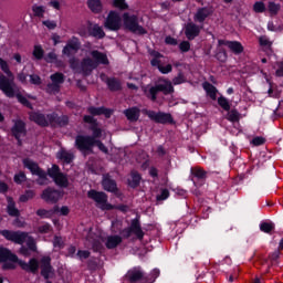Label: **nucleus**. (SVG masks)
Instances as JSON below:
<instances>
[{
    "instance_id": "obj_1",
    "label": "nucleus",
    "mask_w": 283,
    "mask_h": 283,
    "mask_svg": "<svg viewBox=\"0 0 283 283\" xmlns=\"http://www.w3.org/2000/svg\"><path fill=\"white\" fill-rule=\"evenodd\" d=\"M84 122L90 123L92 125L91 129L93 132V136L92 137L83 136V135L77 136L75 139V145L77 149H80L82 154L87 155V154H92V147L96 145L99 151H103V154H107V147L105 146V144L99 140H96V138H101L102 130L96 125L94 117L86 115L84 116Z\"/></svg>"
},
{
    "instance_id": "obj_2",
    "label": "nucleus",
    "mask_w": 283,
    "mask_h": 283,
    "mask_svg": "<svg viewBox=\"0 0 283 283\" xmlns=\"http://www.w3.org/2000/svg\"><path fill=\"white\" fill-rule=\"evenodd\" d=\"M0 67L4 74H7L8 77L4 75H0V90L8 96V98H14L17 96L19 103L22 105H25L27 107H30V102H28V98L23 97L20 93H17L14 88V75L12 72H10V67L8 66V62H6L3 59L0 57Z\"/></svg>"
},
{
    "instance_id": "obj_3",
    "label": "nucleus",
    "mask_w": 283,
    "mask_h": 283,
    "mask_svg": "<svg viewBox=\"0 0 283 283\" xmlns=\"http://www.w3.org/2000/svg\"><path fill=\"white\" fill-rule=\"evenodd\" d=\"M0 233L6 240H10V242H14L15 244H23L25 242L27 248L25 245L20 248V253L24 258H30L32 253H36V240L27 232L2 230Z\"/></svg>"
},
{
    "instance_id": "obj_4",
    "label": "nucleus",
    "mask_w": 283,
    "mask_h": 283,
    "mask_svg": "<svg viewBox=\"0 0 283 283\" xmlns=\"http://www.w3.org/2000/svg\"><path fill=\"white\" fill-rule=\"evenodd\" d=\"M0 262H3L2 269H17V264H19L23 271H30L31 273L39 271V261H36V259H31L29 263H27L19 260L17 254L6 248H0Z\"/></svg>"
},
{
    "instance_id": "obj_5",
    "label": "nucleus",
    "mask_w": 283,
    "mask_h": 283,
    "mask_svg": "<svg viewBox=\"0 0 283 283\" xmlns=\"http://www.w3.org/2000/svg\"><path fill=\"white\" fill-rule=\"evenodd\" d=\"M92 59H84L81 63L80 72L87 76L93 70H96L98 65H107L109 61L107 60V55L105 53H101L98 51L91 52Z\"/></svg>"
},
{
    "instance_id": "obj_6",
    "label": "nucleus",
    "mask_w": 283,
    "mask_h": 283,
    "mask_svg": "<svg viewBox=\"0 0 283 283\" xmlns=\"http://www.w3.org/2000/svg\"><path fill=\"white\" fill-rule=\"evenodd\" d=\"M30 120H33V123H36L41 127H48V125H52L53 127H56V125H67V116L59 117L54 113L46 117L41 113H31Z\"/></svg>"
},
{
    "instance_id": "obj_7",
    "label": "nucleus",
    "mask_w": 283,
    "mask_h": 283,
    "mask_svg": "<svg viewBox=\"0 0 283 283\" xmlns=\"http://www.w3.org/2000/svg\"><path fill=\"white\" fill-rule=\"evenodd\" d=\"M144 92L148 98L156 101V95L158 92H163V94H171L174 92V85L168 80H159L156 86H147L144 88Z\"/></svg>"
},
{
    "instance_id": "obj_8",
    "label": "nucleus",
    "mask_w": 283,
    "mask_h": 283,
    "mask_svg": "<svg viewBox=\"0 0 283 283\" xmlns=\"http://www.w3.org/2000/svg\"><path fill=\"white\" fill-rule=\"evenodd\" d=\"M123 23L126 30L134 32V34H147V30L138 24V15H132L127 12L123 14Z\"/></svg>"
},
{
    "instance_id": "obj_9",
    "label": "nucleus",
    "mask_w": 283,
    "mask_h": 283,
    "mask_svg": "<svg viewBox=\"0 0 283 283\" xmlns=\"http://www.w3.org/2000/svg\"><path fill=\"white\" fill-rule=\"evenodd\" d=\"M87 197L91 200H94V202H96V206L99 209H103V211H109V210L114 209V206H112L111 203H107V195H105V192L90 190L87 192Z\"/></svg>"
},
{
    "instance_id": "obj_10",
    "label": "nucleus",
    "mask_w": 283,
    "mask_h": 283,
    "mask_svg": "<svg viewBox=\"0 0 283 283\" xmlns=\"http://www.w3.org/2000/svg\"><path fill=\"white\" fill-rule=\"evenodd\" d=\"M24 167L33 174V176H38V184L39 185H48V175H45V171L41 170L39 168V165L36 163L30 160V159H24L23 160Z\"/></svg>"
},
{
    "instance_id": "obj_11",
    "label": "nucleus",
    "mask_w": 283,
    "mask_h": 283,
    "mask_svg": "<svg viewBox=\"0 0 283 283\" xmlns=\"http://www.w3.org/2000/svg\"><path fill=\"white\" fill-rule=\"evenodd\" d=\"M126 277L130 283H154V281H149V276L145 275V272L139 266L130 269Z\"/></svg>"
},
{
    "instance_id": "obj_12",
    "label": "nucleus",
    "mask_w": 283,
    "mask_h": 283,
    "mask_svg": "<svg viewBox=\"0 0 283 283\" xmlns=\"http://www.w3.org/2000/svg\"><path fill=\"white\" fill-rule=\"evenodd\" d=\"M86 249H93V251H101L103 247V233H94L92 230L88 232V235L85 241Z\"/></svg>"
},
{
    "instance_id": "obj_13",
    "label": "nucleus",
    "mask_w": 283,
    "mask_h": 283,
    "mask_svg": "<svg viewBox=\"0 0 283 283\" xmlns=\"http://www.w3.org/2000/svg\"><path fill=\"white\" fill-rule=\"evenodd\" d=\"M48 175L54 180L57 187H67V185H70V182L67 181V177L61 172V169H59V166L56 165H53L48 170Z\"/></svg>"
},
{
    "instance_id": "obj_14",
    "label": "nucleus",
    "mask_w": 283,
    "mask_h": 283,
    "mask_svg": "<svg viewBox=\"0 0 283 283\" xmlns=\"http://www.w3.org/2000/svg\"><path fill=\"white\" fill-rule=\"evenodd\" d=\"M150 56H153L150 63L153 67H157L161 74H169L171 72V64L163 65V59H165L160 53L153 51L150 52Z\"/></svg>"
},
{
    "instance_id": "obj_15",
    "label": "nucleus",
    "mask_w": 283,
    "mask_h": 283,
    "mask_svg": "<svg viewBox=\"0 0 283 283\" xmlns=\"http://www.w3.org/2000/svg\"><path fill=\"white\" fill-rule=\"evenodd\" d=\"M104 25L107 30H113V31L120 30V27L123 25V20L120 19V14L116 11H111L108 13V17L106 18Z\"/></svg>"
},
{
    "instance_id": "obj_16",
    "label": "nucleus",
    "mask_w": 283,
    "mask_h": 283,
    "mask_svg": "<svg viewBox=\"0 0 283 283\" xmlns=\"http://www.w3.org/2000/svg\"><path fill=\"white\" fill-rule=\"evenodd\" d=\"M143 114H146L150 120H155V123H172L171 114L167 113H156L154 111L143 109Z\"/></svg>"
},
{
    "instance_id": "obj_17",
    "label": "nucleus",
    "mask_w": 283,
    "mask_h": 283,
    "mask_svg": "<svg viewBox=\"0 0 283 283\" xmlns=\"http://www.w3.org/2000/svg\"><path fill=\"white\" fill-rule=\"evenodd\" d=\"M132 233H134L138 240H143L145 237V232H143V229H140V223H138L137 220H133L130 228L123 230L122 235L124 238H130Z\"/></svg>"
},
{
    "instance_id": "obj_18",
    "label": "nucleus",
    "mask_w": 283,
    "mask_h": 283,
    "mask_svg": "<svg viewBox=\"0 0 283 283\" xmlns=\"http://www.w3.org/2000/svg\"><path fill=\"white\" fill-rule=\"evenodd\" d=\"M51 259L50 256H43L40 261V268H41V275L45 280H50V277H54V269H52V265L50 264Z\"/></svg>"
},
{
    "instance_id": "obj_19",
    "label": "nucleus",
    "mask_w": 283,
    "mask_h": 283,
    "mask_svg": "<svg viewBox=\"0 0 283 283\" xmlns=\"http://www.w3.org/2000/svg\"><path fill=\"white\" fill-rule=\"evenodd\" d=\"M63 198V192L48 188L42 193V200L45 202H59Z\"/></svg>"
},
{
    "instance_id": "obj_20",
    "label": "nucleus",
    "mask_w": 283,
    "mask_h": 283,
    "mask_svg": "<svg viewBox=\"0 0 283 283\" xmlns=\"http://www.w3.org/2000/svg\"><path fill=\"white\" fill-rule=\"evenodd\" d=\"M201 30V27L197 25L193 22H189L185 27V34L189 41H193V39H196V36L200 34Z\"/></svg>"
},
{
    "instance_id": "obj_21",
    "label": "nucleus",
    "mask_w": 283,
    "mask_h": 283,
    "mask_svg": "<svg viewBox=\"0 0 283 283\" xmlns=\"http://www.w3.org/2000/svg\"><path fill=\"white\" fill-rule=\"evenodd\" d=\"M219 45H227L234 54H242L244 52V46L238 41L219 40Z\"/></svg>"
},
{
    "instance_id": "obj_22",
    "label": "nucleus",
    "mask_w": 283,
    "mask_h": 283,
    "mask_svg": "<svg viewBox=\"0 0 283 283\" xmlns=\"http://www.w3.org/2000/svg\"><path fill=\"white\" fill-rule=\"evenodd\" d=\"M78 48H81L78 39L73 38L63 49V54H65L66 56H72V54H76V52H78Z\"/></svg>"
},
{
    "instance_id": "obj_23",
    "label": "nucleus",
    "mask_w": 283,
    "mask_h": 283,
    "mask_svg": "<svg viewBox=\"0 0 283 283\" xmlns=\"http://www.w3.org/2000/svg\"><path fill=\"white\" fill-rule=\"evenodd\" d=\"M12 134L21 143V137L25 136V124L22 120H17L12 128Z\"/></svg>"
},
{
    "instance_id": "obj_24",
    "label": "nucleus",
    "mask_w": 283,
    "mask_h": 283,
    "mask_svg": "<svg viewBox=\"0 0 283 283\" xmlns=\"http://www.w3.org/2000/svg\"><path fill=\"white\" fill-rule=\"evenodd\" d=\"M51 81L53 84L48 86L49 92H59V85L63 83V74L62 73H55L51 75Z\"/></svg>"
},
{
    "instance_id": "obj_25",
    "label": "nucleus",
    "mask_w": 283,
    "mask_h": 283,
    "mask_svg": "<svg viewBox=\"0 0 283 283\" xmlns=\"http://www.w3.org/2000/svg\"><path fill=\"white\" fill-rule=\"evenodd\" d=\"M124 114L128 120L132 123H135L140 118V109L138 107H132L126 111H124Z\"/></svg>"
},
{
    "instance_id": "obj_26",
    "label": "nucleus",
    "mask_w": 283,
    "mask_h": 283,
    "mask_svg": "<svg viewBox=\"0 0 283 283\" xmlns=\"http://www.w3.org/2000/svg\"><path fill=\"white\" fill-rule=\"evenodd\" d=\"M90 114H92V116H101L104 115L106 118H109V116H112V111L104 108V107H90L88 108Z\"/></svg>"
},
{
    "instance_id": "obj_27",
    "label": "nucleus",
    "mask_w": 283,
    "mask_h": 283,
    "mask_svg": "<svg viewBox=\"0 0 283 283\" xmlns=\"http://www.w3.org/2000/svg\"><path fill=\"white\" fill-rule=\"evenodd\" d=\"M101 78H102V81H106V83H107L109 90H112V92H116V91L120 90V82H118V80H116V78L108 80L105 76V74H102Z\"/></svg>"
},
{
    "instance_id": "obj_28",
    "label": "nucleus",
    "mask_w": 283,
    "mask_h": 283,
    "mask_svg": "<svg viewBox=\"0 0 283 283\" xmlns=\"http://www.w3.org/2000/svg\"><path fill=\"white\" fill-rule=\"evenodd\" d=\"M102 185H103L105 191H111V192L116 191V182L114 180L109 179V175L104 176Z\"/></svg>"
},
{
    "instance_id": "obj_29",
    "label": "nucleus",
    "mask_w": 283,
    "mask_h": 283,
    "mask_svg": "<svg viewBox=\"0 0 283 283\" xmlns=\"http://www.w3.org/2000/svg\"><path fill=\"white\" fill-rule=\"evenodd\" d=\"M203 90L207 92L208 96L212 101H216V98H218V88H216V86H213L212 84L203 83Z\"/></svg>"
},
{
    "instance_id": "obj_30",
    "label": "nucleus",
    "mask_w": 283,
    "mask_h": 283,
    "mask_svg": "<svg viewBox=\"0 0 283 283\" xmlns=\"http://www.w3.org/2000/svg\"><path fill=\"white\" fill-rule=\"evenodd\" d=\"M54 213H59V206H55L51 210L39 209L36 211V216H39L40 218H52V216H54Z\"/></svg>"
},
{
    "instance_id": "obj_31",
    "label": "nucleus",
    "mask_w": 283,
    "mask_h": 283,
    "mask_svg": "<svg viewBox=\"0 0 283 283\" xmlns=\"http://www.w3.org/2000/svg\"><path fill=\"white\" fill-rule=\"evenodd\" d=\"M87 6L95 14L103 11V3H101V0H88Z\"/></svg>"
},
{
    "instance_id": "obj_32",
    "label": "nucleus",
    "mask_w": 283,
    "mask_h": 283,
    "mask_svg": "<svg viewBox=\"0 0 283 283\" xmlns=\"http://www.w3.org/2000/svg\"><path fill=\"white\" fill-rule=\"evenodd\" d=\"M57 158L60 160H63V163H66L67 165H70V163L74 160V155L67 150L62 149L57 153Z\"/></svg>"
},
{
    "instance_id": "obj_33",
    "label": "nucleus",
    "mask_w": 283,
    "mask_h": 283,
    "mask_svg": "<svg viewBox=\"0 0 283 283\" xmlns=\"http://www.w3.org/2000/svg\"><path fill=\"white\" fill-rule=\"evenodd\" d=\"M123 242V238L118 235H111L106 240V247L107 249H116L117 244H120Z\"/></svg>"
},
{
    "instance_id": "obj_34",
    "label": "nucleus",
    "mask_w": 283,
    "mask_h": 283,
    "mask_svg": "<svg viewBox=\"0 0 283 283\" xmlns=\"http://www.w3.org/2000/svg\"><path fill=\"white\" fill-rule=\"evenodd\" d=\"M209 14H210L209 9L207 8L199 9L195 15V21L202 23V21H205V19H207Z\"/></svg>"
},
{
    "instance_id": "obj_35",
    "label": "nucleus",
    "mask_w": 283,
    "mask_h": 283,
    "mask_svg": "<svg viewBox=\"0 0 283 283\" xmlns=\"http://www.w3.org/2000/svg\"><path fill=\"white\" fill-rule=\"evenodd\" d=\"M282 6L280 3H275L273 1H270L268 3V11L271 17H276V14L280 12Z\"/></svg>"
},
{
    "instance_id": "obj_36",
    "label": "nucleus",
    "mask_w": 283,
    "mask_h": 283,
    "mask_svg": "<svg viewBox=\"0 0 283 283\" xmlns=\"http://www.w3.org/2000/svg\"><path fill=\"white\" fill-rule=\"evenodd\" d=\"M8 213L9 216H13L14 218H19V209L14 207V200L12 198H8Z\"/></svg>"
},
{
    "instance_id": "obj_37",
    "label": "nucleus",
    "mask_w": 283,
    "mask_h": 283,
    "mask_svg": "<svg viewBox=\"0 0 283 283\" xmlns=\"http://www.w3.org/2000/svg\"><path fill=\"white\" fill-rule=\"evenodd\" d=\"M140 182V175L137 171L130 174V179H128L129 187H138Z\"/></svg>"
},
{
    "instance_id": "obj_38",
    "label": "nucleus",
    "mask_w": 283,
    "mask_h": 283,
    "mask_svg": "<svg viewBox=\"0 0 283 283\" xmlns=\"http://www.w3.org/2000/svg\"><path fill=\"white\" fill-rule=\"evenodd\" d=\"M191 174L192 176H195V178H198L199 180H203V178H207V172L200 167L192 168Z\"/></svg>"
},
{
    "instance_id": "obj_39",
    "label": "nucleus",
    "mask_w": 283,
    "mask_h": 283,
    "mask_svg": "<svg viewBox=\"0 0 283 283\" xmlns=\"http://www.w3.org/2000/svg\"><path fill=\"white\" fill-rule=\"evenodd\" d=\"M91 34L96 39H103V36H105V31H103V28L95 24L91 30Z\"/></svg>"
},
{
    "instance_id": "obj_40",
    "label": "nucleus",
    "mask_w": 283,
    "mask_h": 283,
    "mask_svg": "<svg viewBox=\"0 0 283 283\" xmlns=\"http://www.w3.org/2000/svg\"><path fill=\"white\" fill-rule=\"evenodd\" d=\"M35 233H52V226H50V223H44L40 227H38V229L35 230Z\"/></svg>"
},
{
    "instance_id": "obj_41",
    "label": "nucleus",
    "mask_w": 283,
    "mask_h": 283,
    "mask_svg": "<svg viewBox=\"0 0 283 283\" xmlns=\"http://www.w3.org/2000/svg\"><path fill=\"white\" fill-rule=\"evenodd\" d=\"M228 120H230V123H238V120H240V113L235 109H232L228 113Z\"/></svg>"
},
{
    "instance_id": "obj_42",
    "label": "nucleus",
    "mask_w": 283,
    "mask_h": 283,
    "mask_svg": "<svg viewBox=\"0 0 283 283\" xmlns=\"http://www.w3.org/2000/svg\"><path fill=\"white\" fill-rule=\"evenodd\" d=\"M260 229H261V231H263V233H271V231H273V229H275V224H273L271 222H263L260 224Z\"/></svg>"
},
{
    "instance_id": "obj_43",
    "label": "nucleus",
    "mask_w": 283,
    "mask_h": 283,
    "mask_svg": "<svg viewBox=\"0 0 283 283\" xmlns=\"http://www.w3.org/2000/svg\"><path fill=\"white\" fill-rule=\"evenodd\" d=\"M218 103L220 107H222V109H224L226 112H229V109H231V104H229V99H227V97H219Z\"/></svg>"
},
{
    "instance_id": "obj_44",
    "label": "nucleus",
    "mask_w": 283,
    "mask_h": 283,
    "mask_svg": "<svg viewBox=\"0 0 283 283\" xmlns=\"http://www.w3.org/2000/svg\"><path fill=\"white\" fill-rule=\"evenodd\" d=\"M253 10L256 13L266 12V4H264V2H262V1H258L254 3Z\"/></svg>"
},
{
    "instance_id": "obj_45",
    "label": "nucleus",
    "mask_w": 283,
    "mask_h": 283,
    "mask_svg": "<svg viewBox=\"0 0 283 283\" xmlns=\"http://www.w3.org/2000/svg\"><path fill=\"white\" fill-rule=\"evenodd\" d=\"M33 56L38 60L43 59V48H41V45H35L34 46Z\"/></svg>"
},
{
    "instance_id": "obj_46",
    "label": "nucleus",
    "mask_w": 283,
    "mask_h": 283,
    "mask_svg": "<svg viewBox=\"0 0 283 283\" xmlns=\"http://www.w3.org/2000/svg\"><path fill=\"white\" fill-rule=\"evenodd\" d=\"M63 244H65V241L61 237H54L53 240V247L55 249H63Z\"/></svg>"
},
{
    "instance_id": "obj_47",
    "label": "nucleus",
    "mask_w": 283,
    "mask_h": 283,
    "mask_svg": "<svg viewBox=\"0 0 283 283\" xmlns=\"http://www.w3.org/2000/svg\"><path fill=\"white\" fill-rule=\"evenodd\" d=\"M114 7L118 8L119 10H127L128 6L125 0H114Z\"/></svg>"
},
{
    "instance_id": "obj_48",
    "label": "nucleus",
    "mask_w": 283,
    "mask_h": 283,
    "mask_svg": "<svg viewBox=\"0 0 283 283\" xmlns=\"http://www.w3.org/2000/svg\"><path fill=\"white\" fill-rule=\"evenodd\" d=\"M34 198L33 191H27L24 195L20 197V202H28V200Z\"/></svg>"
},
{
    "instance_id": "obj_49",
    "label": "nucleus",
    "mask_w": 283,
    "mask_h": 283,
    "mask_svg": "<svg viewBox=\"0 0 283 283\" xmlns=\"http://www.w3.org/2000/svg\"><path fill=\"white\" fill-rule=\"evenodd\" d=\"M179 49L181 52H189V50H191V44L189 41H184L179 44Z\"/></svg>"
},
{
    "instance_id": "obj_50",
    "label": "nucleus",
    "mask_w": 283,
    "mask_h": 283,
    "mask_svg": "<svg viewBox=\"0 0 283 283\" xmlns=\"http://www.w3.org/2000/svg\"><path fill=\"white\" fill-rule=\"evenodd\" d=\"M268 94L271 98H280V91L273 88V86L269 88Z\"/></svg>"
},
{
    "instance_id": "obj_51",
    "label": "nucleus",
    "mask_w": 283,
    "mask_h": 283,
    "mask_svg": "<svg viewBox=\"0 0 283 283\" xmlns=\"http://www.w3.org/2000/svg\"><path fill=\"white\" fill-rule=\"evenodd\" d=\"M33 13L35 17H42L45 13V8L35 6L33 7Z\"/></svg>"
},
{
    "instance_id": "obj_52",
    "label": "nucleus",
    "mask_w": 283,
    "mask_h": 283,
    "mask_svg": "<svg viewBox=\"0 0 283 283\" xmlns=\"http://www.w3.org/2000/svg\"><path fill=\"white\" fill-rule=\"evenodd\" d=\"M24 180H25L24 172H19L18 175L14 176V182H17V185H21V182H24Z\"/></svg>"
},
{
    "instance_id": "obj_53",
    "label": "nucleus",
    "mask_w": 283,
    "mask_h": 283,
    "mask_svg": "<svg viewBox=\"0 0 283 283\" xmlns=\"http://www.w3.org/2000/svg\"><path fill=\"white\" fill-rule=\"evenodd\" d=\"M266 143V139L264 137H254L252 139V144L255 145V147H260V145H264Z\"/></svg>"
},
{
    "instance_id": "obj_54",
    "label": "nucleus",
    "mask_w": 283,
    "mask_h": 283,
    "mask_svg": "<svg viewBox=\"0 0 283 283\" xmlns=\"http://www.w3.org/2000/svg\"><path fill=\"white\" fill-rule=\"evenodd\" d=\"M77 258H80V260H87V258H90V251H87V250H80L77 252Z\"/></svg>"
},
{
    "instance_id": "obj_55",
    "label": "nucleus",
    "mask_w": 283,
    "mask_h": 283,
    "mask_svg": "<svg viewBox=\"0 0 283 283\" xmlns=\"http://www.w3.org/2000/svg\"><path fill=\"white\" fill-rule=\"evenodd\" d=\"M43 25H45V28H48L49 30H54L56 28V23L52 20L43 21Z\"/></svg>"
},
{
    "instance_id": "obj_56",
    "label": "nucleus",
    "mask_w": 283,
    "mask_h": 283,
    "mask_svg": "<svg viewBox=\"0 0 283 283\" xmlns=\"http://www.w3.org/2000/svg\"><path fill=\"white\" fill-rule=\"evenodd\" d=\"M169 198V190L163 189L161 193L157 196V200H167Z\"/></svg>"
},
{
    "instance_id": "obj_57",
    "label": "nucleus",
    "mask_w": 283,
    "mask_h": 283,
    "mask_svg": "<svg viewBox=\"0 0 283 283\" xmlns=\"http://www.w3.org/2000/svg\"><path fill=\"white\" fill-rule=\"evenodd\" d=\"M174 85H180L185 83V75L179 74L177 77L172 80Z\"/></svg>"
},
{
    "instance_id": "obj_58",
    "label": "nucleus",
    "mask_w": 283,
    "mask_h": 283,
    "mask_svg": "<svg viewBox=\"0 0 283 283\" xmlns=\"http://www.w3.org/2000/svg\"><path fill=\"white\" fill-rule=\"evenodd\" d=\"M46 63H56V53H49L45 56Z\"/></svg>"
},
{
    "instance_id": "obj_59",
    "label": "nucleus",
    "mask_w": 283,
    "mask_h": 283,
    "mask_svg": "<svg viewBox=\"0 0 283 283\" xmlns=\"http://www.w3.org/2000/svg\"><path fill=\"white\" fill-rule=\"evenodd\" d=\"M160 275V270L155 269L151 272V276L153 279H148V282H156V277H158Z\"/></svg>"
},
{
    "instance_id": "obj_60",
    "label": "nucleus",
    "mask_w": 283,
    "mask_h": 283,
    "mask_svg": "<svg viewBox=\"0 0 283 283\" xmlns=\"http://www.w3.org/2000/svg\"><path fill=\"white\" fill-rule=\"evenodd\" d=\"M165 43H167V45H178V41L171 36H167Z\"/></svg>"
},
{
    "instance_id": "obj_61",
    "label": "nucleus",
    "mask_w": 283,
    "mask_h": 283,
    "mask_svg": "<svg viewBox=\"0 0 283 283\" xmlns=\"http://www.w3.org/2000/svg\"><path fill=\"white\" fill-rule=\"evenodd\" d=\"M259 43H260V45H271V41H269V38H266V36H261L259 39Z\"/></svg>"
},
{
    "instance_id": "obj_62",
    "label": "nucleus",
    "mask_w": 283,
    "mask_h": 283,
    "mask_svg": "<svg viewBox=\"0 0 283 283\" xmlns=\"http://www.w3.org/2000/svg\"><path fill=\"white\" fill-rule=\"evenodd\" d=\"M31 83H33V85H39V83H41V77H39V75H31Z\"/></svg>"
},
{
    "instance_id": "obj_63",
    "label": "nucleus",
    "mask_w": 283,
    "mask_h": 283,
    "mask_svg": "<svg viewBox=\"0 0 283 283\" xmlns=\"http://www.w3.org/2000/svg\"><path fill=\"white\" fill-rule=\"evenodd\" d=\"M276 76H283V61L279 64V70H276Z\"/></svg>"
},
{
    "instance_id": "obj_64",
    "label": "nucleus",
    "mask_w": 283,
    "mask_h": 283,
    "mask_svg": "<svg viewBox=\"0 0 283 283\" xmlns=\"http://www.w3.org/2000/svg\"><path fill=\"white\" fill-rule=\"evenodd\" d=\"M276 112L280 116H283V101L279 103Z\"/></svg>"
}]
</instances>
